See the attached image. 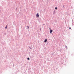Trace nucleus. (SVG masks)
I'll use <instances>...</instances> for the list:
<instances>
[{"mask_svg": "<svg viewBox=\"0 0 74 74\" xmlns=\"http://www.w3.org/2000/svg\"><path fill=\"white\" fill-rule=\"evenodd\" d=\"M58 69L56 68L54 69V71L55 73H56V72H58Z\"/></svg>", "mask_w": 74, "mask_h": 74, "instance_id": "obj_1", "label": "nucleus"}, {"mask_svg": "<svg viewBox=\"0 0 74 74\" xmlns=\"http://www.w3.org/2000/svg\"><path fill=\"white\" fill-rule=\"evenodd\" d=\"M53 32V30L52 29H50V34H52V32Z\"/></svg>", "mask_w": 74, "mask_h": 74, "instance_id": "obj_2", "label": "nucleus"}, {"mask_svg": "<svg viewBox=\"0 0 74 74\" xmlns=\"http://www.w3.org/2000/svg\"><path fill=\"white\" fill-rule=\"evenodd\" d=\"M36 16H37V17L38 18L39 17V14H38V13H37V14H36Z\"/></svg>", "mask_w": 74, "mask_h": 74, "instance_id": "obj_3", "label": "nucleus"}, {"mask_svg": "<svg viewBox=\"0 0 74 74\" xmlns=\"http://www.w3.org/2000/svg\"><path fill=\"white\" fill-rule=\"evenodd\" d=\"M47 41V39H45L44 41V42H46Z\"/></svg>", "mask_w": 74, "mask_h": 74, "instance_id": "obj_4", "label": "nucleus"}, {"mask_svg": "<svg viewBox=\"0 0 74 74\" xmlns=\"http://www.w3.org/2000/svg\"><path fill=\"white\" fill-rule=\"evenodd\" d=\"M53 14H55V11L54 10L53 12Z\"/></svg>", "mask_w": 74, "mask_h": 74, "instance_id": "obj_5", "label": "nucleus"}, {"mask_svg": "<svg viewBox=\"0 0 74 74\" xmlns=\"http://www.w3.org/2000/svg\"><path fill=\"white\" fill-rule=\"evenodd\" d=\"M27 60H30V58H27Z\"/></svg>", "mask_w": 74, "mask_h": 74, "instance_id": "obj_6", "label": "nucleus"}, {"mask_svg": "<svg viewBox=\"0 0 74 74\" xmlns=\"http://www.w3.org/2000/svg\"><path fill=\"white\" fill-rule=\"evenodd\" d=\"M55 10H58V8H57V7H56L55 8Z\"/></svg>", "mask_w": 74, "mask_h": 74, "instance_id": "obj_7", "label": "nucleus"}, {"mask_svg": "<svg viewBox=\"0 0 74 74\" xmlns=\"http://www.w3.org/2000/svg\"><path fill=\"white\" fill-rule=\"evenodd\" d=\"M7 25L6 26V27H5V29H7Z\"/></svg>", "mask_w": 74, "mask_h": 74, "instance_id": "obj_8", "label": "nucleus"}, {"mask_svg": "<svg viewBox=\"0 0 74 74\" xmlns=\"http://www.w3.org/2000/svg\"><path fill=\"white\" fill-rule=\"evenodd\" d=\"M27 29H29V26H27Z\"/></svg>", "mask_w": 74, "mask_h": 74, "instance_id": "obj_9", "label": "nucleus"}, {"mask_svg": "<svg viewBox=\"0 0 74 74\" xmlns=\"http://www.w3.org/2000/svg\"><path fill=\"white\" fill-rule=\"evenodd\" d=\"M29 48L31 49H32V48L31 47H29Z\"/></svg>", "mask_w": 74, "mask_h": 74, "instance_id": "obj_10", "label": "nucleus"}, {"mask_svg": "<svg viewBox=\"0 0 74 74\" xmlns=\"http://www.w3.org/2000/svg\"><path fill=\"white\" fill-rule=\"evenodd\" d=\"M71 28L70 27H69V30H71Z\"/></svg>", "mask_w": 74, "mask_h": 74, "instance_id": "obj_11", "label": "nucleus"}, {"mask_svg": "<svg viewBox=\"0 0 74 74\" xmlns=\"http://www.w3.org/2000/svg\"><path fill=\"white\" fill-rule=\"evenodd\" d=\"M63 7L64 8V5H63Z\"/></svg>", "mask_w": 74, "mask_h": 74, "instance_id": "obj_12", "label": "nucleus"}, {"mask_svg": "<svg viewBox=\"0 0 74 74\" xmlns=\"http://www.w3.org/2000/svg\"><path fill=\"white\" fill-rule=\"evenodd\" d=\"M49 29L50 30H51V29L50 28H49Z\"/></svg>", "mask_w": 74, "mask_h": 74, "instance_id": "obj_13", "label": "nucleus"}, {"mask_svg": "<svg viewBox=\"0 0 74 74\" xmlns=\"http://www.w3.org/2000/svg\"><path fill=\"white\" fill-rule=\"evenodd\" d=\"M41 29L40 28V31H41Z\"/></svg>", "mask_w": 74, "mask_h": 74, "instance_id": "obj_14", "label": "nucleus"}, {"mask_svg": "<svg viewBox=\"0 0 74 74\" xmlns=\"http://www.w3.org/2000/svg\"><path fill=\"white\" fill-rule=\"evenodd\" d=\"M65 48H67V46H65Z\"/></svg>", "mask_w": 74, "mask_h": 74, "instance_id": "obj_15", "label": "nucleus"}, {"mask_svg": "<svg viewBox=\"0 0 74 74\" xmlns=\"http://www.w3.org/2000/svg\"><path fill=\"white\" fill-rule=\"evenodd\" d=\"M13 67H14V65L13 64Z\"/></svg>", "mask_w": 74, "mask_h": 74, "instance_id": "obj_16", "label": "nucleus"}, {"mask_svg": "<svg viewBox=\"0 0 74 74\" xmlns=\"http://www.w3.org/2000/svg\"><path fill=\"white\" fill-rule=\"evenodd\" d=\"M16 10H17V8H16Z\"/></svg>", "mask_w": 74, "mask_h": 74, "instance_id": "obj_17", "label": "nucleus"}, {"mask_svg": "<svg viewBox=\"0 0 74 74\" xmlns=\"http://www.w3.org/2000/svg\"><path fill=\"white\" fill-rule=\"evenodd\" d=\"M43 25H45V24H44Z\"/></svg>", "mask_w": 74, "mask_h": 74, "instance_id": "obj_18", "label": "nucleus"}, {"mask_svg": "<svg viewBox=\"0 0 74 74\" xmlns=\"http://www.w3.org/2000/svg\"><path fill=\"white\" fill-rule=\"evenodd\" d=\"M63 64V63H61V64Z\"/></svg>", "mask_w": 74, "mask_h": 74, "instance_id": "obj_19", "label": "nucleus"}]
</instances>
